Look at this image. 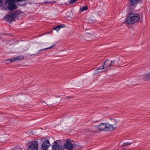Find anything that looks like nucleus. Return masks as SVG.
I'll return each mask as SVG.
<instances>
[{"label": "nucleus", "instance_id": "1", "mask_svg": "<svg viewBox=\"0 0 150 150\" xmlns=\"http://www.w3.org/2000/svg\"><path fill=\"white\" fill-rule=\"evenodd\" d=\"M129 9V14L126 19L125 22L129 24H131L138 21L140 17L139 14L133 12L134 8L131 7Z\"/></svg>", "mask_w": 150, "mask_h": 150}, {"label": "nucleus", "instance_id": "2", "mask_svg": "<svg viewBox=\"0 0 150 150\" xmlns=\"http://www.w3.org/2000/svg\"><path fill=\"white\" fill-rule=\"evenodd\" d=\"M97 127L99 130L101 131H112L115 128L114 127L113 125L110 124L108 123H101L98 125Z\"/></svg>", "mask_w": 150, "mask_h": 150}, {"label": "nucleus", "instance_id": "3", "mask_svg": "<svg viewBox=\"0 0 150 150\" xmlns=\"http://www.w3.org/2000/svg\"><path fill=\"white\" fill-rule=\"evenodd\" d=\"M75 142L73 141H71L70 140H67L66 143L64 145V148L68 150H72L74 147H76V145L74 144Z\"/></svg>", "mask_w": 150, "mask_h": 150}, {"label": "nucleus", "instance_id": "4", "mask_svg": "<svg viewBox=\"0 0 150 150\" xmlns=\"http://www.w3.org/2000/svg\"><path fill=\"white\" fill-rule=\"evenodd\" d=\"M57 142H55L52 144V150H64L62 145L58 143Z\"/></svg>", "mask_w": 150, "mask_h": 150}, {"label": "nucleus", "instance_id": "5", "mask_svg": "<svg viewBox=\"0 0 150 150\" xmlns=\"http://www.w3.org/2000/svg\"><path fill=\"white\" fill-rule=\"evenodd\" d=\"M38 142L37 141H33L27 150H38Z\"/></svg>", "mask_w": 150, "mask_h": 150}, {"label": "nucleus", "instance_id": "6", "mask_svg": "<svg viewBox=\"0 0 150 150\" xmlns=\"http://www.w3.org/2000/svg\"><path fill=\"white\" fill-rule=\"evenodd\" d=\"M17 16V13L15 12L11 13L7 16L8 21L11 22L14 21Z\"/></svg>", "mask_w": 150, "mask_h": 150}, {"label": "nucleus", "instance_id": "7", "mask_svg": "<svg viewBox=\"0 0 150 150\" xmlns=\"http://www.w3.org/2000/svg\"><path fill=\"white\" fill-rule=\"evenodd\" d=\"M50 146L49 141L48 140H45L43 142L42 145V148L46 150Z\"/></svg>", "mask_w": 150, "mask_h": 150}, {"label": "nucleus", "instance_id": "8", "mask_svg": "<svg viewBox=\"0 0 150 150\" xmlns=\"http://www.w3.org/2000/svg\"><path fill=\"white\" fill-rule=\"evenodd\" d=\"M17 6L14 3H10L8 5V8L10 11H12L13 9H16L17 8Z\"/></svg>", "mask_w": 150, "mask_h": 150}, {"label": "nucleus", "instance_id": "9", "mask_svg": "<svg viewBox=\"0 0 150 150\" xmlns=\"http://www.w3.org/2000/svg\"><path fill=\"white\" fill-rule=\"evenodd\" d=\"M23 59V57H21L20 56H19L13 58H11V59H9V60L10 61V62L11 63L13 62H14L16 61L21 60Z\"/></svg>", "mask_w": 150, "mask_h": 150}, {"label": "nucleus", "instance_id": "10", "mask_svg": "<svg viewBox=\"0 0 150 150\" xmlns=\"http://www.w3.org/2000/svg\"><path fill=\"white\" fill-rule=\"evenodd\" d=\"M109 61L108 60H106L104 62V65L105 66V71L108 70L110 69L109 66Z\"/></svg>", "mask_w": 150, "mask_h": 150}, {"label": "nucleus", "instance_id": "11", "mask_svg": "<svg viewBox=\"0 0 150 150\" xmlns=\"http://www.w3.org/2000/svg\"><path fill=\"white\" fill-rule=\"evenodd\" d=\"M138 0H130L129 4L130 6L129 8H130L131 7V8H132V6H133L135 4H137Z\"/></svg>", "mask_w": 150, "mask_h": 150}, {"label": "nucleus", "instance_id": "12", "mask_svg": "<svg viewBox=\"0 0 150 150\" xmlns=\"http://www.w3.org/2000/svg\"><path fill=\"white\" fill-rule=\"evenodd\" d=\"M143 79L145 81L150 80V73L144 74L143 76Z\"/></svg>", "mask_w": 150, "mask_h": 150}, {"label": "nucleus", "instance_id": "13", "mask_svg": "<svg viewBox=\"0 0 150 150\" xmlns=\"http://www.w3.org/2000/svg\"><path fill=\"white\" fill-rule=\"evenodd\" d=\"M48 1H46L42 3V4H54L56 2V0H48Z\"/></svg>", "mask_w": 150, "mask_h": 150}, {"label": "nucleus", "instance_id": "14", "mask_svg": "<svg viewBox=\"0 0 150 150\" xmlns=\"http://www.w3.org/2000/svg\"><path fill=\"white\" fill-rule=\"evenodd\" d=\"M105 69V66H104V64L100 67L98 68V69H97L96 70V72H98V73H100L101 72V71H99V70L103 69Z\"/></svg>", "mask_w": 150, "mask_h": 150}, {"label": "nucleus", "instance_id": "15", "mask_svg": "<svg viewBox=\"0 0 150 150\" xmlns=\"http://www.w3.org/2000/svg\"><path fill=\"white\" fill-rule=\"evenodd\" d=\"M88 9V7L87 6H82L80 8V10L81 11H86Z\"/></svg>", "mask_w": 150, "mask_h": 150}, {"label": "nucleus", "instance_id": "16", "mask_svg": "<svg viewBox=\"0 0 150 150\" xmlns=\"http://www.w3.org/2000/svg\"><path fill=\"white\" fill-rule=\"evenodd\" d=\"M54 45H52V46H50V47H47V48H44V49H42L38 51V53H39L40 52H41V51H42L43 50H47V49H50L51 48H52V47H54Z\"/></svg>", "mask_w": 150, "mask_h": 150}, {"label": "nucleus", "instance_id": "17", "mask_svg": "<svg viewBox=\"0 0 150 150\" xmlns=\"http://www.w3.org/2000/svg\"><path fill=\"white\" fill-rule=\"evenodd\" d=\"M115 60H112L110 63H109V66L110 67V69L111 67L113 66L115 63Z\"/></svg>", "mask_w": 150, "mask_h": 150}, {"label": "nucleus", "instance_id": "18", "mask_svg": "<svg viewBox=\"0 0 150 150\" xmlns=\"http://www.w3.org/2000/svg\"><path fill=\"white\" fill-rule=\"evenodd\" d=\"M6 3H14L15 2V0H5Z\"/></svg>", "mask_w": 150, "mask_h": 150}, {"label": "nucleus", "instance_id": "19", "mask_svg": "<svg viewBox=\"0 0 150 150\" xmlns=\"http://www.w3.org/2000/svg\"><path fill=\"white\" fill-rule=\"evenodd\" d=\"M131 144V143H130L129 142H126V143H123L122 144V146H127L128 145H130Z\"/></svg>", "mask_w": 150, "mask_h": 150}, {"label": "nucleus", "instance_id": "20", "mask_svg": "<svg viewBox=\"0 0 150 150\" xmlns=\"http://www.w3.org/2000/svg\"><path fill=\"white\" fill-rule=\"evenodd\" d=\"M5 63L6 64H10L11 63L10 62V61L9 59L6 60L4 61Z\"/></svg>", "mask_w": 150, "mask_h": 150}, {"label": "nucleus", "instance_id": "21", "mask_svg": "<svg viewBox=\"0 0 150 150\" xmlns=\"http://www.w3.org/2000/svg\"><path fill=\"white\" fill-rule=\"evenodd\" d=\"M53 29L54 30H56L57 31H58L60 29H59V27H58V26H56L55 27H54L53 28Z\"/></svg>", "mask_w": 150, "mask_h": 150}, {"label": "nucleus", "instance_id": "22", "mask_svg": "<svg viewBox=\"0 0 150 150\" xmlns=\"http://www.w3.org/2000/svg\"><path fill=\"white\" fill-rule=\"evenodd\" d=\"M78 0H71V1H70V3L71 4H73L74 3L76 2V1H77Z\"/></svg>", "mask_w": 150, "mask_h": 150}, {"label": "nucleus", "instance_id": "23", "mask_svg": "<svg viewBox=\"0 0 150 150\" xmlns=\"http://www.w3.org/2000/svg\"><path fill=\"white\" fill-rule=\"evenodd\" d=\"M58 26V27H59V28L60 29L61 28H63L64 27V26L63 25H59Z\"/></svg>", "mask_w": 150, "mask_h": 150}, {"label": "nucleus", "instance_id": "24", "mask_svg": "<svg viewBox=\"0 0 150 150\" xmlns=\"http://www.w3.org/2000/svg\"><path fill=\"white\" fill-rule=\"evenodd\" d=\"M66 98H71V97H68V96H67Z\"/></svg>", "mask_w": 150, "mask_h": 150}, {"label": "nucleus", "instance_id": "25", "mask_svg": "<svg viewBox=\"0 0 150 150\" xmlns=\"http://www.w3.org/2000/svg\"><path fill=\"white\" fill-rule=\"evenodd\" d=\"M2 0H0V3H1L2 2Z\"/></svg>", "mask_w": 150, "mask_h": 150}]
</instances>
